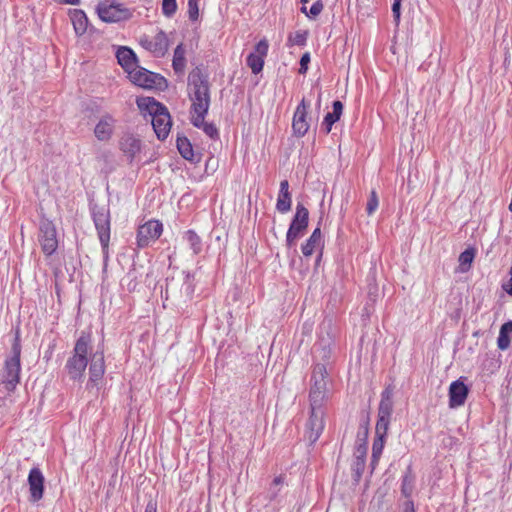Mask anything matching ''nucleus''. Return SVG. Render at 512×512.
Masks as SVG:
<instances>
[{
	"label": "nucleus",
	"mask_w": 512,
	"mask_h": 512,
	"mask_svg": "<svg viewBox=\"0 0 512 512\" xmlns=\"http://www.w3.org/2000/svg\"><path fill=\"white\" fill-rule=\"evenodd\" d=\"M187 88L191 110H209L211 102L209 77L200 67L194 68L189 73Z\"/></svg>",
	"instance_id": "nucleus-1"
},
{
	"label": "nucleus",
	"mask_w": 512,
	"mask_h": 512,
	"mask_svg": "<svg viewBox=\"0 0 512 512\" xmlns=\"http://www.w3.org/2000/svg\"><path fill=\"white\" fill-rule=\"evenodd\" d=\"M91 334L85 331L76 340L72 355L67 359L64 370L70 380H82L88 365L87 354L90 349Z\"/></svg>",
	"instance_id": "nucleus-2"
},
{
	"label": "nucleus",
	"mask_w": 512,
	"mask_h": 512,
	"mask_svg": "<svg viewBox=\"0 0 512 512\" xmlns=\"http://www.w3.org/2000/svg\"><path fill=\"white\" fill-rule=\"evenodd\" d=\"M328 371L325 364H315L309 390L310 407H325L329 399V389L327 387Z\"/></svg>",
	"instance_id": "nucleus-3"
},
{
	"label": "nucleus",
	"mask_w": 512,
	"mask_h": 512,
	"mask_svg": "<svg viewBox=\"0 0 512 512\" xmlns=\"http://www.w3.org/2000/svg\"><path fill=\"white\" fill-rule=\"evenodd\" d=\"M21 344L19 333H16L14 341L11 347V355L6 358L4 363V369L2 373L3 383L8 392H12L15 390L17 384L20 381V372H21Z\"/></svg>",
	"instance_id": "nucleus-4"
},
{
	"label": "nucleus",
	"mask_w": 512,
	"mask_h": 512,
	"mask_svg": "<svg viewBox=\"0 0 512 512\" xmlns=\"http://www.w3.org/2000/svg\"><path fill=\"white\" fill-rule=\"evenodd\" d=\"M331 322L328 320L322 323L319 339L314 345L316 358L321 361L318 364H325L326 367L329 365L336 347L334 335L331 332Z\"/></svg>",
	"instance_id": "nucleus-5"
},
{
	"label": "nucleus",
	"mask_w": 512,
	"mask_h": 512,
	"mask_svg": "<svg viewBox=\"0 0 512 512\" xmlns=\"http://www.w3.org/2000/svg\"><path fill=\"white\" fill-rule=\"evenodd\" d=\"M96 11L99 18L106 23L120 22L131 17L130 11L123 4L108 0L100 2Z\"/></svg>",
	"instance_id": "nucleus-6"
},
{
	"label": "nucleus",
	"mask_w": 512,
	"mask_h": 512,
	"mask_svg": "<svg viewBox=\"0 0 512 512\" xmlns=\"http://www.w3.org/2000/svg\"><path fill=\"white\" fill-rule=\"evenodd\" d=\"M130 80L137 86L145 89H153L159 87L165 82L164 77L160 74L151 72L143 67L138 66L129 74Z\"/></svg>",
	"instance_id": "nucleus-7"
},
{
	"label": "nucleus",
	"mask_w": 512,
	"mask_h": 512,
	"mask_svg": "<svg viewBox=\"0 0 512 512\" xmlns=\"http://www.w3.org/2000/svg\"><path fill=\"white\" fill-rule=\"evenodd\" d=\"M324 429V408L310 407V417L306 424V437L310 444H314Z\"/></svg>",
	"instance_id": "nucleus-8"
},
{
	"label": "nucleus",
	"mask_w": 512,
	"mask_h": 512,
	"mask_svg": "<svg viewBox=\"0 0 512 512\" xmlns=\"http://www.w3.org/2000/svg\"><path fill=\"white\" fill-rule=\"evenodd\" d=\"M309 103L303 98L297 105L293 119H292V130L296 137H303L306 135L310 128V124L307 120Z\"/></svg>",
	"instance_id": "nucleus-9"
},
{
	"label": "nucleus",
	"mask_w": 512,
	"mask_h": 512,
	"mask_svg": "<svg viewBox=\"0 0 512 512\" xmlns=\"http://www.w3.org/2000/svg\"><path fill=\"white\" fill-rule=\"evenodd\" d=\"M38 239L46 256L54 254L59 244V234L56 226H40Z\"/></svg>",
	"instance_id": "nucleus-10"
},
{
	"label": "nucleus",
	"mask_w": 512,
	"mask_h": 512,
	"mask_svg": "<svg viewBox=\"0 0 512 512\" xmlns=\"http://www.w3.org/2000/svg\"><path fill=\"white\" fill-rule=\"evenodd\" d=\"M269 43L266 39H261L254 47V51L251 52L246 58V64L251 69L252 73L259 74L264 67V60L268 54Z\"/></svg>",
	"instance_id": "nucleus-11"
},
{
	"label": "nucleus",
	"mask_w": 512,
	"mask_h": 512,
	"mask_svg": "<svg viewBox=\"0 0 512 512\" xmlns=\"http://www.w3.org/2000/svg\"><path fill=\"white\" fill-rule=\"evenodd\" d=\"M27 482L30 492V502H39L43 498L45 491V478L39 467H33L29 471Z\"/></svg>",
	"instance_id": "nucleus-12"
},
{
	"label": "nucleus",
	"mask_w": 512,
	"mask_h": 512,
	"mask_svg": "<svg viewBox=\"0 0 512 512\" xmlns=\"http://www.w3.org/2000/svg\"><path fill=\"white\" fill-rule=\"evenodd\" d=\"M465 377L453 381L448 390L449 396V407L454 409L465 404V401L469 395L470 388L464 383Z\"/></svg>",
	"instance_id": "nucleus-13"
},
{
	"label": "nucleus",
	"mask_w": 512,
	"mask_h": 512,
	"mask_svg": "<svg viewBox=\"0 0 512 512\" xmlns=\"http://www.w3.org/2000/svg\"><path fill=\"white\" fill-rule=\"evenodd\" d=\"M163 233V226H137L136 244L139 249L154 243Z\"/></svg>",
	"instance_id": "nucleus-14"
},
{
	"label": "nucleus",
	"mask_w": 512,
	"mask_h": 512,
	"mask_svg": "<svg viewBox=\"0 0 512 512\" xmlns=\"http://www.w3.org/2000/svg\"><path fill=\"white\" fill-rule=\"evenodd\" d=\"M116 122L113 115L104 113L94 128V135L97 140L102 142L109 141L113 136Z\"/></svg>",
	"instance_id": "nucleus-15"
},
{
	"label": "nucleus",
	"mask_w": 512,
	"mask_h": 512,
	"mask_svg": "<svg viewBox=\"0 0 512 512\" xmlns=\"http://www.w3.org/2000/svg\"><path fill=\"white\" fill-rule=\"evenodd\" d=\"M140 43L143 48L156 57L164 56L168 49V40L163 31L158 32L153 38L145 37L141 39Z\"/></svg>",
	"instance_id": "nucleus-16"
},
{
	"label": "nucleus",
	"mask_w": 512,
	"mask_h": 512,
	"mask_svg": "<svg viewBox=\"0 0 512 512\" xmlns=\"http://www.w3.org/2000/svg\"><path fill=\"white\" fill-rule=\"evenodd\" d=\"M151 124L159 140H165L168 137L169 132L171 130L172 122L167 107L165 108V111H161L156 115L152 116Z\"/></svg>",
	"instance_id": "nucleus-17"
},
{
	"label": "nucleus",
	"mask_w": 512,
	"mask_h": 512,
	"mask_svg": "<svg viewBox=\"0 0 512 512\" xmlns=\"http://www.w3.org/2000/svg\"><path fill=\"white\" fill-rule=\"evenodd\" d=\"M105 373V361H104V352L96 351L90 361L89 365V381L88 385L92 386L98 385L99 381L102 379Z\"/></svg>",
	"instance_id": "nucleus-18"
},
{
	"label": "nucleus",
	"mask_w": 512,
	"mask_h": 512,
	"mask_svg": "<svg viewBox=\"0 0 512 512\" xmlns=\"http://www.w3.org/2000/svg\"><path fill=\"white\" fill-rule=\"evenodd\" d=\"M116 57L119 65L128 73V75L139 66L135 52L129 47H119L116 52Z\"/></svg>",
	"instance_id": "nucleus-19"
},
{
	"label": "nucleus",
	"mask_w": 512,
	"mask_h": 512,
	"mask_svg": "<svg viewBox=\"0 0 512 512\" xmlns=\"http://www.w3.org/2000/svg\"><path fill=\"white\" fill-rule=\"evenodd\" d=\"M139 110L146 117L147 115L152 118L161 111H165L166 106L158 102L153 97H140L136 100Z\"/></svg>",
	"instance_id": "nucleus-20"
},
{
	"label": "nucleus",
	"mask_w": 512,
	"mask_h": 512,
	"mask_svg": "<svg viewBox=\"0 0 512 512\" xmlns=\"http://www.w3.org/2000/svg\"><path fill=\"white\" fill-rule=\"evenodd\" d=\"M332 108H333V111L328 112L325 115L323 122L321 124V128H322L324 134H326V135L331 132L332 126L340 120L342 113H343L344 106L341 101L335 100L332 103Z\"/></svg>",
	"instance_id": "nucleus-21"
},
{
	"label": "nucleus",
	"mask_w": 512,
	"mask_h": 512,
	"mask_svg": "<svg viewBox=\"0 0 512 512\" xmlns=\"http://www.w3.org/2000/svg\"><path fill=\"white\" fill-rule=\"evenodd\" d=\"M69 17L72 22L75 34L82 36L87 32L89 20L86 13L81 9H71Z\"/></svg>",
	"instance_id": "nucleus-22"
},
{
	"label": "nucleus",
	"mask_w": 512,
	"mask_h": 512,
	"mask_svg": "<svg viewBox=\"0 0 512 512\" xmlns=\"http://www.w3.org/2000/svg\"><path fill=\"white\" fill-rule=\"evenodd\" d=\"M291 207V195L289 192V182L282 180L277 198L276 208L281 213H286Z\"/></svg>",
	"instance_id": "nucleus-23"
},
{
	"label": "nucleus",
	"mask_w": 512,
	"mask_h": 512,
	"mask_svg": "<svg viewBox=\"0 0 512 512\" xmlns=\"http://www.w3.org/2000/svg\"><path fill=\"white\" fill-rule=\"evenodd\" d=\"M90 210L94 224H110V213L105 204L99 205L91 201Z\"/></svg>",
	"instance_id": "nucleus-24"
},
{
	"label": "nucleus",
	"mask_w": 512,
	"mask_h": 512,
	"mask_svg": "<svg viewBox=\"0 0 512 512\" xmlns=\"http://www.w3.org/2000/svg\"><path fill=\"white\" fill-rule=\"evenodd\" d=\"M121 149L132 160L141 150V141L131 134L126 135L121 141Z\"/></svg>",
	"instance_id": "nucleus-25"
},
{
	"label": "nucleus",
	"mask_w": 512,
	"mask_h": 512,
	"mask_svg": "<svg viewBox=\"0 0 512 512\" xmlns=\"http://www.w3.org/2000/svg\"><path fill=\"white\" fill-rule=\"evenodd\" d=\"M186 58L183 43L176 46L173 54L172 67L176 74L182 75L185 71Z\"/></svg>",
	"instance_id": "nucleus-26"
},
{
	"label": "nucleus",
	"mask_w": 512,
	"mask_h": 512,
	"mask_svg": "<svg viewBox=\"0 0 512 512\" xmlns=\"http://www.w3.org/2000/svg\"><path fill=\"white\" fill-rule=\"evenodd\" d=\"M414 483H415V475L412 472L411 466H408L406 469V472L404 473L401 481V494L405 498H410L413 490H414Z\"/></svg>",
	"instance_id": "nucleus-27"
},
{
	"label": "nucleus",
	"mask_w": 512,
	"mask_h": 512,
	"mask_svg": "<svg viewBox=\"0 0 512 512\" xmlns=\"http://www.w3.org/2000/svg\"><path fill=\"white\" fill-rule=\"evenodd\" d=\"M367 438H368V428H367V424H366L364 426V438H361V432L357 435L355 450H354V458L366 459Z\"/></svg>",
	"instance_id": "nucleus-28"
},
{
	"label": "nucleus",
	"mask_w": 512,
	"mask_h": 512,
	"mask_svg": "<svg viewBox=\"0 0 512 512\" xmlns=\"http://www.w3.org/2000/svg\"><path fill=\"white\" fill-rule=\"evenodd\" d=\"M284 484H285V476L284 475L276 476L273 479V481L271 482V484L269 485V487L267 489V499L269 500V502H273L277 499Z\"/></svg>",
	"instance_id": "nucleus-29"
},
{
	"label": "nucleus",
	"mask_w": 512,
	"mask_h": 512,
	"mask_svg": "<svg viewBox=\"0 0 512 512\" xmlns=\"http://www.w3.org/2000/svg\"><path fill=\"white\" fill-rule=\"evenodd\" d=\"M176 146L180 155L186 160H192L194 156L193 147L190 140L185 137H178L176 140Z\"/></svg>",
	"instance_id": "nucleus-30"
},
{
	"label": "nucleus",
	"mask_w": 512,
	"mask_h": 512,
	"mask_svg": "<svg viewBox=\"0 0 512 512\" xmlns=\"http://www.w3.org/2000/svg\"><path fill=\"white\" fill-rule=\"evenodd\" d=\"M386 436L375 435L372 445L371 466L374 468L383 452Z\"/></svg>",
	"instance_id": "nucleus-31"
},
{
	"label": "nucleus",
	"mask_w": 512,
	"mask_h": 512,
	"mask_svg": "<svg viewBox=\"0 0 512 512\" xmlns=\"http://www.w3.org/2000/svg\"><path fill=\"white\" fill-rule=\"evenodd\" d=\"M475 249L472 247H469L465 249L460 255H459V265L462 272H466L471 267V264L475 258Z\"/></svg>",
	"instance_id": "nucleus-32"
},
{
	"label": "nucleus",
	"mask_w": 512,
	"mask_h": 512,
	"mask_svg": "<svg viewBox=\"0 0 512 512\" xmlns=\"http://www.w3.org/2000/svg\"><path fill=\"white\" fill-rule=\"evenodd\" d=\"M98 237L101 243L102 252L105 258L108 257V247L110 241V226H96Z\"/></svg>",
	"instance_id": "nucleus-33"
},
{
	"label": "nucleus",
	"mask_w": 512,
	"mask_h": 512,
	"mask_svg": "<svg viewBox=\"0 0 512 512\" xmlns=\"http://www.w3.org/2000/svg\"><path fill=\"white\" fill-rule=\"evenodd\" d=\"M308 220V209L302 203H297L296 212L290 224H308Z\"/></svg>",
	"instance_id": "nucleus-34"
},
{
	"label": "nucleus",
	"mask_w": 512,
	"mask_h": 512,
	"mask_svg": "<svg viewBox=\"0 0 512 512\" xmlns=\"http://www.w3.org/2000/svg\"><path fill=\"white\" fill-rule=\"evenodd\" d=\"M308 37V32L305 30H298L288 37V46H305Z\"/></svg>",
	"instance_id": "nucleus-35"
},
{
	"label": "nucleus",
	"mask_w": 512,
	"mask_h": 512,
	"mask_svg": "<svg viewBox=\"0 0 512 512\" xmlns=\"http://www.w3.org/2000/svg\"><path fill=\"white\" fill-rule=\"evenodd\" d=\"M186 240L189 242L195 254H198L202 249L201 239L193 230H188L185 235Z\"/></svg>",
	"instance_id": "nucleus-36"
},
{
	"label": "nucleus",
	"mask_w": 512,
	"mask_h": 512,
	"mask_svg": "<svg viewBox=\"0 0 512 512\" xmlns=\"http://www.w3.org/2000/svg\"><path fill=\"white\" fill-rule=\"evenodd\" d=\"M191 123L194 127L201 129L205 124V117L208 110H191Z\"/></svg>",
	"instance_id": "nucleus-37"
},
{
	"label": "nucleus",
	"mask_w": 512,
	"mask_h": 512,
	"mask_svg": "<svg viewBox=\"0 0 512 512\" xmlns=\"http://www.w3.org/2000/svg\"><path fill=\"white\" fill-rule=\"evenodd\" d=\"M307 226H289L287 232V243L292 245L296 239L302 237L305 233Z\"/></svg>",
	"instance_id": "nucleus-38"
},
{
	"label": "nucleus",
	"mask_w": 512,
	"mask_h": 512,
	"mask_svg": "<svg viewBox=\"0 0 512 512\" xmlns=\"http://www.w3.org/2000/svg\"><path fill=\"white\" fill-rule=\"evenodd\" d=\"M366 459L354 458L352 463L353 479L358 482L365 469Z\"/></svg>",
	"instance_id": "nucleus-39"
},
{
	"label": "nucleus",
	"mask_w": 512,
	"mask_h": 512,
	"mask_svg": "<svg viewBox=\"0 0 512 512\" xmlns=\"http://www.w3.org/2000/svg\"><path fill=\"white\" fill-rule=\"evenodd\" d=\"M390 424V418L378 416L376 423L375 435L387 436L388 428Z\"/></svg>",
	"instance_id": "nucleus-40"
},
{
	"label": "nucleus",
	"mask_w": 512,
	"mask_h": 512,
	"mask_svg": "<svg viewBox=\"0 0 512 512\" xmlns=\"http://www.w3.org/2000/svg\"><path fill=\"white\" fill-rule=\"evenodd\" d=\"M177 11L176 0H162V13L164 16L171 18Z\"/></svg>",
	"instance_id": "nucleus-41"
},
{
	"label": "nucleus",
	"mask_w": 512,
	"mask_h": 512,
	"mask_svg": "<svg viewBox=\"0 0 512 512\" xmlns=\"http://www.w3.org/2000/svg\"><path fill=\"white\" fill-rule=\"evenodd\" d=\"M323 247L324 246L321 244H316V242H311V239L308 238L306 240V243L302 245L301 251L305 257H308V256H311L314 251H316L317 249H319V250L323 249Z\"/></svg>",
	"instance_id": "nucleus-42"
},
{
	"label": "nucleus",
	"mask_w": 512,
	"mask_h": 512,
	"mask_svg": "<svg viewBox=\"0 0 512 512\" xmlns=\"http://www.w3.org/2000/svg\"><path fill=\"white\" fill-rule=\"evenodd\" d=\"M188 17L191 21L199 18V0H188Z\"/></svg>",
	"instance_id": "nucleus-43"
},
{
	"label": "nucleus",
	"mask_w": 512,
	"mask_h": 512,
	"mask_svg": "<svg viewBox=\"0 0 512 512\" xmlns=\"http://www.w3.org/2000/svg\"><path fill=\"white\" fill-rule=\"evenodd\" d=\"M393 412V402L380 401L378 407V416L391 418Z\"/></svg>",
	"instance_id": "nucleus-44"
},
{
	"label": "nucleus",
	"mask_w": 512,
	"mask_h": 512,
	"mask_svg": "<svg viewBox=\"0 0 512 512\" xmlns=\"http://www.w3.org/2000/svg\"><path fill=\"white\" fill-rule=\"evenodd\" d=\"M379 200L375 190H372L366 204V211L369 215L374 213L378 208Z\"/></svg>",
	"instance_id": "nucleus-45"
},
{
	"label": "nucleus",
	"mask_w": 512,
	"mask_h": 512,
	"mask_svg": "<svg viewBox=\"0 0 512 512\" xmlns=\"http://www.w3.org/2000/svg\"><path fill=\"white\" fill-rule=\"evenodd\" d=\"M201 129L211 139L216 140L219 138V131L213 123H206Z\"/></svg>",
	"instance_id": "nucleus-46"
},
{
	"label": "nucleus",
	"mask_w": 512,
	"mask_h": 512,
	"mask_svg": "<svg viewBox=\"0 0 512 512\" xmlns=\"http://www.w3.org/2000/svg\"><path fill=\"white\" fill-rule=\"evenodd\" d=\"M401 1H393V4H392V14H393V18H394V22L396 24V26L399 25L400 23V18H401Z\"/></svg>",
	"instance_id": "nucleus-47"
},
{
	"label": "nucleus",
	"mask_w": 512,
	"mask_h": 512,
	"mask_svg": "<svg viewBox=\"0 0 512 512\" xmlns=\"http://www.w3.org/2000/svg\"><path fill=\"white\" fill-rule=\"evenodd\" d=\"M510 345V336L499 332L497 346L500 350H506Z\"/></svg>",
	"instance_id": "nucleus-48"
},
{
	"label": "nucleus",
	"mask_w": 512,
	"mask_h": 512,
	"mask_svg": "<svg viewBox=\"0 0 512 512\" xmlns=\"http://www.w3.org/2000/svg\"><path fill=\"white\" fill-rule=\"evenodd\" d=\"M309 63H310V54L308 52H306L300 58V68H299L300 74H305L307 72Z\"/></svg>",
	"instance_id": "nucleus-49"
},
{
	"label": "nucleus",
	"mask_w": 512,
	"mask_h": 512,
	"mask_svg": "<svg viewBox=\"0 0 512 512\" xmlns=\"http://www.w3.org/2000/svg\"><path fill=\"white\" fill-rule=\"evenodd\" d=\"M322 10H323V4L320 1H316L310 7V10L307 13V15L309 17H316L321 13Z\"/></svg>",
	"instance_id": "nucleus-50"
},
{
	"label": "nucleus",
	"mask_w": 512,
	"mask_h": 512,
	"mask_svg": "<svg viewBox=\"0 0 512 512\" xmlns=\"http://www.w3.org/2000/svg\"><path fill=\"white\" fill-rule=\"evenodd\" d=\"M309 238L311 239V242H316V244H321L324 246V240H323L322 233H321L319 226H317L314 229V231L312 232V234Z\"/></svg>",
	"instance_id": "nucleus-51"
},
{
	"label": "nucleus",
	"mask_w": 512,
	"mask_h": 512,
	"mask_svg": "<svg viewBox=\"0 0 512 512\" xmlns=\"http://www.w3.org/2000/svg\"><path fill=\"white\" fill-rule=\"evenodd\" d=\"M392 397H393V387L391 385H389L381 393L380 401L393 402Z\"/></svg>",
	"instance_id": "nucleus-52"
},
{
	"label": "nucleus",
	"mask_w": 512,
	"mask_h": 512,
	"mask_svg": "<svg viewBox=\"0 0 512 512\" xmlns=\"http://www.w3.org/2000/svg\"><path fill=\"white\" fill-rule=\"evenodd\" d=\"M499 332L506 334L507 336H510V334L512 333V320L502 324Z\"/></svg>",
	"instance_id": "nucleus-53"
},
{
	"label": "nucleus",
	"mask_w": 512,
	"mask_h": 512,
	"mask_svg": "<svg viewBox=\"0 0 512 512\" xmlns=\"http://www.w3.org/2000/svg\"><path fill=\"white\" fill-rule=\"evenodd\" d=\"M509 281L502 285L503 290L510 296H512V267L509 270Z\"/></svg>",
	"instance_id": "nucleus-54"
},
{
	"label": "nucleus",
	"mask_w": 512,
	"mask_h": 512,
	"mask_svg": "<svg viewBox=\"0 0 512 512\" xmlns=\"http://www.w3.org/2000/svg\"><path fill=\"white\" fill-rule=\"evenodd\" d=\"M145 512H157V501L154 499H149L146 504Z\"/></svg>",
	"instance_id": "nucleus-55"
},
{
	"label": "nucleus",
	"mask_w": 512,
	"mask_h": 512,
	"mask_svg": "<svg viewBox=\"0 0 512 512\" xmlns=\"http://www.w3.org/2000/svg\"><path fill=\"white\" fill-rule=\"evenodd\" d=\"M402 512H415L414 502L412 500L405 501Z\"/></svg>",
	"instance_id": "nucleus-56"
},
{
	"label": "nucleus",
	"mask_w": 512,
	"mask_h": 512,
	"mask_svg": "<svg viewBox=\"0 0 512 512\" xmlns=\"http://www.w3.org/2000/svg\"><path fill=\"white\" fill-rule=\"evenodd\" d=\"M366 424L368 425V420L365 421L364 423L360 424V426H359V430H358L357 435L361 432V438H364V426Z\"/></svg>",
	"instance_id": "nucleus-57"
},
{
	"label": "nucleus",
	"mask_w": 512,
	"mask_h": 512,
	"mask_svg": "<svg viewBox=\"0 0 512 512\" xmlns=\"http://www.w3.org/2000/svg\"><path fill=\"white\" fill-rule=\"evenodd\" d=\"M145 224H149V225H152V224H161L159 220L157 219H150L148 220Z\"/></svg>",
	"instance_id": "nucleus-58"
},
{
	"label": "nucleus",
	"mask_w": 512,
	"mask_h": 512,
	"mask_svg": "<svg viewBox=\"0 0 512 512\" xmlns=\"http://www.w3.org/2000/svg\"><path fill=\"white\" fill-rule=\"evenodd\" d=\"M322 250H323V249H320V250H319V253H318V256H317V259H316V264H318V263L320 262L321 258H322V254H323V253H322Z\"/></svg>",
	"instance_id": "nucleus-59"
}]
</instances>
